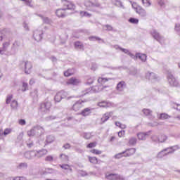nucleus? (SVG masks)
<instances>
[{"mask_svg":"<svg viewBox=\"0 0 180 180\" xmlns=\"http://www.w3.org/2000/svg\"><path fill=\"white\" fill-rule=\"evenodd\" d=\"M132 8L141 18H146V16H147V11H146V10L143 8V7L139 6L137 4L134 3L132 4Z\"/></svg>","mask_w":180,"mask_h":180,"instance_id":"f257e3e1","label":"nucleus"},{"mask_svg":"<svg viewBox=\"0 0 180 180\" xmlns=\"http://www.w3.org/2000/svg\"><path fill=\"white\" fill-rule=\"evenodd\" d=\"M84 101L82 100H79L76 101L72 106L70 108V110H73L74 112H78L84 108Z\"/></svg>","mask_w":180,"mask_h":180,"instance_id":"f03ea898","label":"nucleus"},{"mask_svg":"<svg viewBox=\"0 0 180 180\" xmlns=\"http://www.w3.org/2000/svg\"><path fill=\"white\" fill-rule=\"evenodd\" d=\"M62 4L63 5L65 11L68 9V11H75L76 6L71 1H68V0H63Z\"/></svg>","mask_w":180,"mask_h":180,"instance_id":"7ed1b4c3","label":"nucleus"},{"mask_svg":"<svg viewBox=\"0 0 180 180\" xmlns=\"http://www.w3.org/2000/svg\"><path fill=\"white\" fill-rule=\"evenodd\" d=\"M152 140L153 141H158L159 143H164V141H167V136L165 134H160L158 136L153 135L152 136Z\"/></svg>","mask_w":180,"mask_h":180,"instance_id":"20e7f679","label":"nucleus"},{"mask_svg":"<svg viewBox=\"0 0 180 180\" xmlns=\"http://www.w3.org/2000/svg\"><path fill=\"white\" fill-rule=\"evenodd\" d=\"M25 67V74H30L32 72V68H33V65L29 61H25L23 63Z\"/></svg>","mask_w":180,"mask_h":180,"instance_id":"39448f33","label":"nucleus"},{"mask_svg":"<svg viewBox=\"0 0 180 180\" xmlns=\"http://www.w3.org/2000/svg\"><path fill=\"white\" fill-rule=\"evenodd\" d=\"M81 80L75 77H71L66 82L67 85H79Z\"/></svg>","mask_w":180,"mask_h":180,"instance_id":"423d86ee","label":"nucleus"},{"mask_svg":"<svg viewBox=\"0 0 180 180\" xmlns=\"http://www.w3.org/2000/svg\"><path fill=\"white\" fill-rule=\"evenodd\" d=\"M171 153H173L172 148H167L166 149H164L158 154V158H162L164 155L171 154Z\"/></svg>","mask_w":180,"mask_h":180,"instance_id":"0eeeda50","label":"nucleus"},{"mask_svg":"<svg viewBox=\"0 0 180 180\" xmlns=\"http://www.w3.org/2000/svg\"><path fill=\"white\" fill-rule=\"evenodd\" d=\"M98 106H99V108H104L105 109H108V108H112L113 106V104L108 101H101L98 103Z\"/></svg>","mask_w":180,"mask_h":180,"instance_id":"6e6552de","label":"nucleus"},{"mask_svg":"<svg viewBox=\"0 0 180 180\" xmlns=\"http://www.w3.org/2000/svg\"><path fill=\"white\" fill-rule=\"evenodd\" d=\"M65 96V92H64V91H59L56 94V95L55 96L54 99L56 102H61V100Z\"/></svg>","mask_w":180,"mask_h":180,"instance_id":"1a4fd4ad","label":"nucleus"},{"mask_svg":"<svg viewBox=\"0 0 180 180\" xmlns=\"http://www.w3.org/2000/svg\"><path fill=\"white\" fill-rule=\"evenodd\" d=\"M112 116H113L112 111L105 112L101 118L102 122L105 123V122H108V120H109V118L112 117Z\"/></svg>","mask_w":180,"mask_h":180,"instance_id":"9d476101","label":"nucleus"},{"mask_svg":"<svg viewBox=\"0 0 180 180\" xmlns=\"http://www.w3.org/2000/svg\"><path fill=\"white\" fill-rule=\"evenodd\" d=\"M134 154H136V148L127 149L124 152V157H131Z\"/></svg>","mask_w":180,"mask_h":180,"instance_id":"9b49d317","label":"nucleus"},{"mask_svg":"<svg viewBox=\"0 0 180 180\" xmlns=\"http://www.w3.org/2000/svg\"><path fill=\"white\" fill-rule=\"evenodd\" d=\"M56 14L58 18H65L66 16L65 8H59L56 10Z\"/></svg>","mask_w":180,"mask_h":180,"instance_id":"f8f14e48","label":"nucleus"},{"mask_svg":"<svg viewBox=\"0 0 180 180\" xmlns=\"http://www.w3.org/2000/svg\"><path fill=\"white\" fill-rule=\"evenodd\" d=\"M59 167L62 169H64V171H67L68 172H72V168L71 167V165L68 164L59 165Z\"/></svg>","mask_w":180,"mask_h":180,"instance_id":"ddd939ff","label":"nucleus"},{"mask_svg":"<svg viewBox=\"0 0 180 180\" xmlns=\"http://www.w3.org/2000/svg\"><path fill=\"white\" fill-rule=\"evenodd\" d=\"M118 174H105V179L108 180H117Z\"/></svg>","mask_w":180,"mask_h":180,"instance_id":"4468645a","label":"nucleus"},{"mask_svg":"<svg viewBox=\"0 0 180 180\" xmlns=\"http://www.w3.org/2000/svg\"><path fill=\"white\" fill-rule=\"evenodd\" d=\"M126 88V82L124 81L120 82L117 85V91H123Z\"/></svg>","mask_w":180,"mask_h":180,"instance_id":"2eb2a0df","label":"nucleus"},{"mask_svg":"<svg viewBox=\"0 0 180 180\" xmlns=\"http://www.w3.org/2000/svg\"><path fill=\"white\" fill-rule=\"evenodd\" d=\"M75 74V70L74 69H68L64 72L65 77H71Z\"/></svg>","mask_w":180,"mask_h":180,"instance_id":"dca6fc26","label":"nucleus"},{"mask_svg":"<svg viewBox=\"0 0 180 180\" xmlns=\"http://www.w3.org/2000/svg\"><path fill=\"white\" fill-rule=\"evenodd\" d=\"M59 158L63 162H68L70 161V157L64 153L60 154Z\"/></svg>","mask_w":180,"mask_h":180,"instance_id":"f3484780","label":"nucleus"},{"mask_svg":"<svg viewBox=\"0 0 180 180\" xmlns=\"http://www.w3.org/2000/svg\"><path fill=\"white\" fill-rule=\"evenodd\" d=\"M82 116H89L91 115V110L89 108H86L80 112Z\"/></svg>","mask_w":180,"mask_h":180,"instance_id":"a211bd4d","label":"nucleus"},{"mask_svg":"<svg viewBox=\"0 0 180 180\" xmlns=\"http://www.w3.org/2000/svg\"><path fill=\"white\" fill-rule=\"evenodd\" d=\"M136 58H139L141 61H146L147 60V55L143 53H136Z\"/></svg>","mask_w":180,"mask_h":180,"instance_id":"6ab92c4d","label":"nucleus"},{"mask_svg":"<svg viewBox=\"0 0 180 180\" xmlns=\"http://www.w3.org/2000/svg\"><path fill=\"white\" fill-rule=\"evenodd\" d=\"M88 158H89V162H91V164H94V165H96L98 162V158H96V157L89 156Z\"/></svg>","mask_w":180,"mask_h":180,"instance_id":"aec40b11","label":"nucleus"},{"mask_svg":"<svg viewBox=\"0 0 180 180\" xmlns=\"http://www.w3.org/2000/svg\"><path fill=\"white\" fill-rule=\"evenodd\" d=\"M168 81H169V84H171L172 85V86H178V85H179V84L175 83L176 82L175 80V78H174L172 76V77L168 79Z\"/></svg>","mask_w":180,"mask_h":180,"instance_id":"412c9836","label":"nucleus"},{"mask_svg":"<svg viewBox=\"0 0 180 180\" xmlns=\"http://www.w3.org/2000/svg\"><path fill=\"white\" fill-rule=\"evenodd\" d=\"M96 146H98V143H96V141L90 142L86 145V148H89L90 150H92V148H95Z\"/></svg>","mask_w":180,"mask_h":180,"instance_id":"4be33fe9","label":"nucleus"},{"mask_svg":"<svg viewBox=\"0 0 180 180\" xmlns=\"http://www.w3.org/2000/svg\"><path fill=\"white\" fill-rule=\"evenodd\" d=\"M152 35L154 37V39L158 40V41H160L162 37H161V35H160V33H158L157 32H153Z\"/></svg>","mask_w":180,"mask_h":180,"instance_id":"5701e85b","label":"nucleus"},{"mask_svg":"<svg viewBox=\"0 0 180 180\" xmlns=\"http://www.w3.org/2000/svg\"><path fill=\"white\" fill-rule=\"evenodd\" d=\"M90 153H91V154H94V155H101V154H102V150L94 148L91 149L90 150Z\"/></svg>","mask_w":180,"mask_h":180,"instance_id":"b1692460","label":"nucleus"},{"mask_svg":"<svg viewBox=\"0 0 180 180\" xmlns=\"http://www.w3.org/2000/svg\"><path fill=\"white\" fill-rule=\"evenodd\" d=\"M75 49H79L80 50H84V44L81 43V41L75 42Z\"/></svg>","mask_w":180,"mask_h":180,"instance_id":"393cba45","label":"nucleus"},{"mask_svg":"<svg viewBox=\"0 0 180 180\" xmlns=\"http://www.w3.org/2000/svg\"><path fill=\"white\" fill-rule=\"evenodd\" d=\"M169 115H168V114L164 112L160 115L159 119L160 120H165L167 119H169Z\"/></svg>","mask_w":180,"mask_h":180,"instance_id":"a878e982","label":"nucleus"},{"mask_svg":"<svg viewBox=\"0 0 180 180\" xmlns=\"http://www.w3.org/2000/svg\"><path fill=\"white\" fill-rule=\"evenodd\" d=\"M115 126H117V127H120V129H124L127 127L126 124H122L119 121L115 122Z\"/></svg>","mask_w":180,"mask_h":180,"instance_id":"bb28decb","label":"nucleus"},{"mask_svg":"<svg viewBox=\"0 0 180 180\" xmlns=\"http://www.w3.org/2000/svg\"><path fill=\"white\" fill-rule=\"evenodd\" d=\"M146 136H147V134H146L143 132L139 133L137 134V137H138L139 140H146Z\"/></svg>","mask_w":180,"mask_h":180,"instance_id":"cd10ccee","label":"nucleus"},{"mask_svg":"<svg viewBox=\"0 0 180 180\" xmlns=\"http://www.w3.org/2000/svg\"><path fill=\"white\" fill-rule=\"evenodd\" d=\"M108 79L107 78H103V77H99L98 79V84H101V85H103L105 82H108Z\"/></svg>","mask_w":180,"mask_h":180,"instance_id":"c85d7f7f","label":"nucleus"},{"mask_svg":"<svg viewBox=\"0 0 180 180\" xmlns=\"http://www.w3.org/2000/svg\"><path fill=\"white\" fill-rule=\"evenodd\" d=\"M143 113L146 116H151V113H153V111H151L150 109H143Z\"/></svg>","mask_w":180,"mask_h":180,"instance_id":"c756f323","label":"nucleus"},{"mask_svg":"<svg viewBox=\"0 0 180 180\" xmlns=\"http://www.w3.org/2000/svg\"><path fill=\"white\" fill-rule=\"evenodd\" d=\"M84 139H85L86 140H89L91 139H92V134L87 132V133H84L83 135Z\"/></svg>","mask_w":180,"mask_h":180,"instance_id":"7c9ffc66","label":"nucleus"},{"mask_svg":"<svg viewBox=\"0 0 180 180\" xmlns=\"http://www.w3.org/2000/svg\"><path fill=\"white\" fill-rule=\"evenodd\" d=\"M142 4L145 7H148L151 6V1H150V0H142Z\"/></svg>","mask_w":180,"mask_h":180,"instance_id":"2f4dec72","label":"nucleus"},{"mask_svg":"<svg viewBox=\"0 0 180 180\" xmlns=\"http://www.w3.org/2000/svg\"><path fill=\"white\" fill-rule=\"evenodd\" d=\"M129 23H133L134 25H137L139 24V19L134 18H131L129 19Z\"/></svg>","mask_w":180,"mask_h":180,"instance_id":"473e14b6","label":"nucleus"},{"mask_svg":"<svg viewBox=\"0 0 180 180\" xmlns=\"http://www.w3.org/2000/svg\"><path fill=\"white\" fill-rule=\"evenodd\" d=\"M136 143H137V139L134 137L131 138L129 141V144H130L131 146H134Z\"/></svg>","mask_w":180,"mask_h":180,"instance_id":"72a5a7b5","label":"nucleus"},{"mask_svg":"<svg viewBox=\"0 0 180 180\" xmlns=\"http://www.w3.org/2000/svg\"><path fill=\"white\" fill-rule=\"evenodd\" d=\"M46 154H47V150H39L37 157H43V155H46Z\"/></svg>","mask_w":180,"mask_h":180,"instance_id":"f704fd0d","label":"nucleus"},{"mask_svg":"<svg viewBox=\"0 0 180 180\" xmlns=\"http://www.w3.org/2000/svg\"><path fill=\"white\" fill-rule=\"evenodd\" d=\"M11 133H12V129L6 128L4 129L3 134L4 136H8V134H11Z\"/></svg>","mask_w":180,"mask_h":180,"instance_id":"c9c22d12","label":"nucleus"},{"mask_svg":"<svg viewBox=\"0 0 180 180\" xmlns=\"http://www.w3.org/2000/svg\"><path fill=\"white\" fill-rule=\"evenodd\" d=\"M11 106L13 108V109H16V108H18V101H13L11 102Z\"/></svg>","mask_w":180,"mask_h":180,"instance_id":"e433bc0d","label":"nucleus"},{"mask_svg":"<svg viewBox=\"0 0 180 180\" xmlns=\"http://www.w3.org/2000/svg\"><path fill=\"white\" fill-rule=\"evenodd\" d=\"M125 135H126V131L124 130H122L118 132V137L120 138L124 137Z\"/></svg>","mask_w":180,"mask_h":180,"instance_id":"4c0bfd02","label":"nucleus"},{"mask_svg":"<svg viewBox=\"0 0 180 180\" xmlns=\"http://www.w3.org/2000/svg\"><path fill=\"white\" fill-rule=\"evenodd\" d=\"M122 157H124V152L118 153L117 155H115V158H122Z\"/></svg>","mask_w":180,"mask_h":180,"instance_id":"58836bf2","label":"nucleus"},{"mask_svg":"<svg viewBox=\"0 0 180 180\" xmlns=\"http://www.w3.org/2000/svg\"><path fill=\"white\" fill-rule=\"evenodd\" d=\"M12 98H13L12 95L8 96L6 100V103L7 104L11 103V101H12Z\"/></svg>","mask_w":180,"mask_h":180,"instance_id":"ea45409f","label":"nucleus"},{"mask_svg":"<svg viewBox=\"0 0 180 180\" xmlns=\"http://www.w3.org/2000/svg\"><path fill=\"white\" fill-rule=\"evenodd\" d=\"M18 123L20 124V126H25V124H26V121L21 119L18 120Z\"/></svg>","mask_w":180,"mask_h":180,"instance_id":"a19ab883","label":"nucleus"},{"mask_svg":"<svg viewBox=\"0 0 180 180\" xmlns=\"http://www.w3.org/2000/svg\"><path fill=\"white\" fill-rule=\"evenodd\" d=\"M80 13L82 15V16H91V14L86 11H82Z\"/></svg>","mask_w":180,"mask_h":180,"instance_id":"79ce46f5","label":"nucleus"},{"mask_svg":"<svg viewBox=\"0 0 180 180\" xmlns=\"http://www.w3.org/2000/svg\"><path fill=\"white\" fill-rule=\"evenodd\" d=\"M63 148L65 150H68L71 148V145H70V143H66L63 146Z\"/></svg>","mask_w":180,"mask_h":180,"instance_id":"37998d69","label":"nucleus"},{"mask_svg":"<svg viewBox=\"0 0 180 180\" xmlns=\"http://www.w3.org/2000/svg\"><path fill=\"white\" fill-rule=\"evenodd\" d=\"M23 2H25L26 4V5H27L28 6H30V4H32V1L31 0H21Z\"/></svg>","mask_w":180,"mask_h":180,"instance_id":"c03bdc74","label":"nucleus"},{"mask_svg":"<svg viewBox=\"0 0 180 180\" xmlns=\"http://www.w3.org/2000/svg\"><path fill=\"white\" fill-rule=\"evenodd\" d=\"M53 156H47L46 158H45V161H53Z\"/></svg>","mask_w":180,"mask_h":180,"instance_id":"a18cd8bd","label":"nucleus"},{"mask_svg":"<svg viewBox=\"0 0 180 180\" xmlns=\"http://www.w3.org/2000/svg\"><path fill=\"white\" fill-rule=\"evenodd\" d=\"M88 82L86 83L87 85H91V84H94V79L89 78L88 79Z\"/></svg>","mask_w":180,"mask_h":180,"instance_id":"49530a36","label":"nucleus"},{"mask_svg":"<svg viewBox=\"0 0 180 180\" xmlns=\"http://www.w3.org/2000/svg\"><path fill=\"white\" fill-rule=\"evenodd\" d=\"M27 89V83H23L22 84V90L26 91Z\"/></svg>","mask_w":180,"mask_h":180,"instance_id":"de8ad7c7","label":"nucleus"},{"mask_svg":"<svg viewBox=\"0 0 180 180\" xmlns=\"http://www.w3.org/2000/svg\"><path fill=\"white\" fill-rule=\"evenodd\" d=\"M90 40L94 39V40H101V39L99 37H89Z\"/></svg>","mask_w":180,"mask_h":180,"instance_id":"09e8293b","label":"nucleus"},{"mask_svg":"<svg viewBox=\"0 0 180 180\" xmlns=\"http://www.w3.org/2000/svg\"><path fill=\"white\" fill-rule=\"evenodd\" d=\"M117 180H124V178L123 176H120V174H118L117 177Z\"/></svg>","mask_w":180,"mask_h":180,"instance_id":"8fccbe9b","label":"nucleus"},{"mask_svg":"<svg viewBox=\"0 0 180 180\" xmlns=\"http://www.w3.org/2000/svg\"><path fill=\"white\" fill-rule=\"evenodd\" d=\"M34 38L35 40H40V36L37 38V34H34Z\"/></svg>","mask_w":180,"mask_h":180,"instance_id":"3c124183","label":"nucleus"},{"mask_svg":"<svg viewBox=\"0 0 180 180\" xmlns=\"http://www.w3.org/2000/svg\"><path fill=\"white\" fill-rule=\"evenodd\" d=\"M18 179L19 180H27V179H26V177H25V176H18Z\"/></svg>","mask_w":180,"mask_h":180,"instance_id":"603ef678","label":"nucleus"},{"mask_svg":"<svg viewBox=\"0 0 180 180\" xmlns=\"http://www.w3.org/2000/svg\"><path fill=\"white\" fill-rule=\"evenodd\" d=\"M106 27H107L108 30H112V29H113L112 27V26H110V25H106Z\"/></svg>","mask_w":180,"mask_h":180,"instance_id":"864d4df0","label":"nucleus"},{"mask_svg":"<svg viewBox=\"0 0 180 180\" xmlns=\"http://www.w3.org/2000/svg\"><path fill=\"white\" fill-rule=\"evenodd\" d=\"M116 139L115 136H111L110 141H114V140Z\"/></svg>","mask_w":180,"mask_h":180,"instance_id":"5fc2aeb1","label":"nucleus"},{"mask_svg":"<svg viewBox=\"0 0 180 180\" xmlns=\"http://www.w3.org/2000/svg\"><path fill=\"white\" fill-rule=\"evenodd\" d=\"M12 180H19V176L14 177Z\"/></svg>","mask_w":180,"mask_h":180,"instance_id":"6e6d98bb","label":"nucleus"},{"mask_svg":"<svg viewBox=\"0 0 180 180\" xmlns=\"http://www.w3.org/2000/svg\"><path fill=\"white\" fill-rule=\"evenodd\" d=\"M159 4L161 5V6H162V5H164V2H159Z\"/></svg>","mask_w":180,"mask_h":180,"instance_id":"4d7b16f0","label":"nucleus"},{"mask_svg":"<svg viewBox=\"0 0 180 180\" xmlns=\"http://www.w3.org/2000/svg\"><path fill=\"white\" fill-rule=\"evenodd\" d=\"M2 78V72H0V79Z\"/></svg>","mask_w":180,"mask_h":180,"instance_id":"13d9d810","label":"nucleus"},{"mask_svg":"<svg viewBox=\"0 0 180 180\" xmlns=\"http://www.w3.org/2000/svg\"><path fill=\"white\" fill-rule=\"evenodd\" d=\"M2 40V36L0 37V41Z\"/></svg>","mask_w":180,"mask_h":180,"instance_id":"bf43d9fd","label":"nucleus"},{"mask_svg":"<svg viewBox=\"0 0 180 180\" xmlns=\"http://www.w3.org/2000/svg\"><path fill=\"white\" fill-rule=\"evenodd\" d=\"M46 105H50V103H46Z\"/></svg>","mask_w":180,"mask_h":180,"instance_id":"052dcab7","label":"nucleus"},{"mask_svg":"<svg viewBox=\"0 0 180 180\" xmlns=\"http://www.w3.org/2000/svg\"><path fill=\"white\" fill-rule=\"evenodd\" d=\"M115 118H116V116H113V117H112V119H115Z\"/></svg>","mask_w":180,"mask_h":180,"instance_id":"680f3d73","label":"nucleus"},{"mask_svg":"<svg viewBox=\"0 0 180 180\" xmlns=\"http://www.w3.org/2000/svg\"><path fill=\"white\" fill-rule=\"evenodd\" d=\"M2 53V50L0 49V54Z\"/></svg>","mask_w":180,"mask_h":180,"instance_id":"e2e57ef3","label":"nucleus"},{"mask_svg":"<svg viewBox=\"0 0 180 180\" xmlns=\"http://www.w3.org/2000/svg\"><path fill=\"white\" fill-rule=\"evenodd\" d=\"M1 16H2V14L0 13V18H1Z\"/></svg>","mask_w":180,"mask_h":180,"instance_id":"0e129e2a","label":"nucleus"},{"mask_svg":"<svg viewBox=\"0 0 180 180\" xmlns=\"http://www.w3.org/2000/svg\"><path fill=\"white\" fill-rule=\"evenodd\" d=\"M46 173L45 172H44V173H42V175H44Z\"/></svg>","mask_w":180,"mask_h":180,"instance_id":"69168bd1","label":"nucleus"},{"mask_svg":"<svg viewBox=\"0 0 180 180\" xmlns=\"http://www.w3.org/2000/svg\"><path fill=\"white\" fill-rule=\"evenodd\" d=\"M86 94H88V92H86V93H84V95H86Z\"/></svg>","mask_w":180,"mask_h":180,"instance_id":"338daca9","label":"nucleus"}]
</instances>
